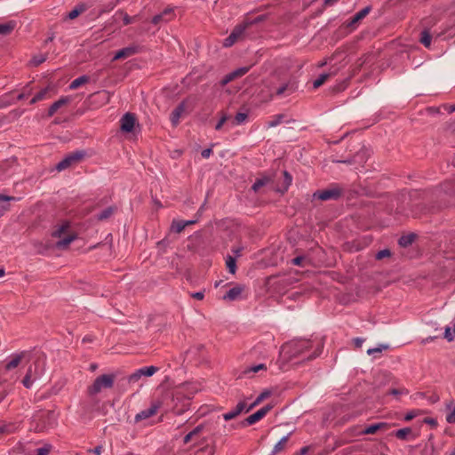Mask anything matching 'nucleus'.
I'll return each mask as SVG.
<instances>
[{
  "instance_id": "obj_1",
  "label": "nucleus",
  "mask_w": 455,
  "mask_h": 455,
  "mask_svg": "<svg viewBox=\"0 0 455 455\" xmlns=\"http://www.w3.org/2000/svg\"><path fill=\"white\" fill-rule=\"evenodd\" d=\"M44 371V360L37 358L28 365L26 375L22 379V384L26 388H30L34 382L40 379Z\"/></svg>"
},
{
  "instance_id": "obj_2",
  "label": "nucleus",
  "mask_w": 455,
  "mask_h": 455,
  "mask_svg": "<svg viewBox=\"0 0 455 455\" xmlns=\"http://www.w3.org/2000/svg\"><path fill=\"white\" fill-rule=\"evenodd\" d=\"M312 344L309 340L299 339L292 340L285 344L282 347V352L288 355L290 357H297L305 354V352L311 347Z\"/></svg>"
},
{
  "instance_id": "obj_3",
  "label": "nucleus",
  "mask_w": 455,
  "mask_h": 455,
  "mask_svg": "<svg viewBox=\"0 0 455 455\" xmlns=\"http://www.w3.org/2000/svg\"><path fill=\"white\" fill-rule=\"evenodd\" d=\"M68 224L65 223L58 227L52 233L54 237L59 238L55 246L58 249H66L76 238L75 234L68 233Z\"/></svg>"
},
{
  "instance_id": "obj_4",
  "label": "nucleus",
  "mask_w": 455,
  "mask_h": 455,
  "mask_svg": "<svg viewBox=\"0 0 455 455\" xmlns=\"http://www.w3.org/2000/svg\"><path fill=\"white\" fill-rule=\"evenodd\" d=\"M114 376L109 374H104L98 377L93 384L89 387L88 393L90 395H95L102 391L104 388H110L114 384Z\"/></svg>"
},
{
  "instance_id": "obj_5",
  "label": "nucleus",
  "mask_w": 455,
  "mask_h": 455,
  "mask_svg": "<svg viewBox=\"0 0 455 455\" xmlns=\"http://www.w3.org/2000/svg\"><path fill=\"white\" fill-rule=\"evenodd\" d=\"M341 190L336 187H331L325 190H318L313 194L314 199H319L322 201L335 200L339 197Z\"/></svg>"
},
{
  "instance_id": "obj_6",
  "label": "nucleus",
  "mask_w": 455,
  "mask_h": 455,
  "mask_svg": "<svg viewBox=\"0 0 455 455\" xmlns=\"http://www.w3.org/2000/svg\"><path fill=\"white\" fill-rule=\"evenodd\" d=\"M247 28V24H239L235 27L231 34L224 40L223 45L230 47L243 37V35Z\"/></svg>"
},
{
  "instance_id": "obj_7",
  "label": "nucleus",
  "mask_w": 455,
  "mask_h": 455,
  "mask_svg": "<svg viewBox=\"0 0 455 455\" xmlns=\"http://www.w3.org/2000/svg\"><path fill=\"white\" fill-rule=\"evenodd\" d=\"M189 112L188 100L182 101L177 108L172 112L170 120L173 126H177L180 124V119Z\"/></svg>"
},
{
  "instance_id": "obj_8",
  "label": "nucleus",
  "mask_w": 455,
  "mask_h": 455,
  "mask_svg": "<svg viewBox=\"0 0 455 455\" xmlns=\"http://www.w3.org/2000/svg\"><path fill=\"white\" fill-rule=\"evenodd\" d=\"M84 156V154L81 152L72 153L67 156L63 160H61L57 165L56 170L61 172L73 164L78 163Z\"/></svg>"
},
{
  "instance_id": "obj_9",
  "label": "nucleus",
  "mask_w": 455,
  "mask_h": 455,
  "mask_svg": "<svg viewBox=\"0 0 455 455\" xmlns=\"http://www.w3.org/2000/svg\"><path fill=\"white\" fill-rule=\"evenodd\" d=\"M271 410L270 405H266L254 412L253 414L247 417L242 423L243 427L253 425L256 422L259 421L261 419H263L267 413Z\"/></svg>"
},
{
  "instance_id": "obj_10",
  "label": "nucleus",
  "mask_w": 455,
  "mask_h": 455,
  "mask_svg": "<svg viewBox=\"0 0 455 455\" xmlns=\"http://www.w3.org/2000/svg\"><path fill=\"white\" fill-rule=\"evenodd\" d=\"M136 117L133 114L126 113L120 120V128L124 132H132L136 124Z\"/></svg>"
},
{
  "instance_id": "obj_11",
  "label": "nucleus",
  "mask_w": 455,
  "mask_h": 455,
  "mask_svg": "<svg viewBox=\"0 0 455 455\" xmlns=\"http://www.w3.org/2000/svg\"><path fill=\"white\" fill-rule=\"evenodd\" d=\"M161 405H162V403L160 401L153 402L148 408L141 411L135 416V420L140 421V420L148 419L151 416H154L157 412V411L161 407Z\"/></svg>"
},
{
  "instance_id": "obj_12",
  "label": "nucleus",
  "mask_w": 455,
  "mask_h": 455,
  "mask_svg": "<svg viewBox=\"0 0 455 455\" xmlns=\"http://www.w3.org/2000/svg\"><path fill=\"white\" fill-rule=\"evenodd\" d=\"M243 291L244 286L241 284H237L235 287L231 288L226 295L223 296L224 300L234 301L243 299Z\"/></svg>"
},
{
  "instance_id": "obj_13",
  "label": "nucleus",
  "mask_w": 455,
  "mask_h": 455,
  "mask_svg": "<svg viewBox=\"0 0 455 455\" xmlns=\"http://www.w3.org/2000/svg\"><path fill=\"white\" fill-rule=\"evenodd\" d=\"M246 403L244 402H240L236 404V406L232 409L230 411L224 413L222 415L225 420H231L240 415L242 412L246 411Z\"/></svg>"
},
{
  "instance_id": "obj_14",
  "label": "nucleus",
  "mask_w": 455,
  "mask_h": 455,
  "mask_svg": "<svg viewBox=\"0 0 455 455\" xmlns=\"http://www.w3.org/2000/svg\"><path fill=\"white\" fill-rule=\"evenodd\" d=\"M389 425L386 422H379L366 427L362 430L361 434L363 435H373L378 431H385L388 429Z\"/></svg>"
},
{
  "instance_id": "obj_15",
  "label": "nucleus",
  "mask_w": 455,
  "mask_h": 455,
  "mask_svg": "<svg viewBox=\"0 0 455 455\" xmlns=\"http://www.w3.org/2000/svg\"><path fill=\"white\" fill-rule=\"evenodd\" d=\"M137 52L136 46H129L117 51L113 58V60L126 59L134 55Z\"/></svg>"
},
{
  "instance_id": "obj_16",
  "label": "nucleus",
  "mask_w": 455,
  "mask_h": 455,
  "mask_svg": "<svg viewBox=\"0 0 455 455\" xmlns=\"http://www.w3.org/2000/svg\"><path fill=\"white\" fill-rule=\"evenodd\" d=\"M111 94L109 92L102 91L92 95L93 103L106 104L110 100Z\"/></svg>"
},
{
  "instance_id": "obj_17",
  "label": "nucleus",
  "mask_w": 455,
  "mask_h": 455,
  "mask_svg": "<svg viewBox=\"0 0 455 455\" xmlns=\"http://www.w3.org/2000/svg\"><path fill=\"white\" fill-rule=\"evenodd\" d=\"M71 101L69 97H62L59 100L55 101L49 108L48 116H53L60 108L66 106Z\"/></svg>"
},
{
  "instance_id": "obj_18",
  "label": "nucleus",
  "mask_w": 455,
  "mask_h": 455,
  "mask_svg": "<svg viewBox=\"0 0 455 455\" xmlns=\"http://www.w3.org/2000/svg\"><path fill=\"white\" fill-rule=\"evenodd\" d=\"M204 426L203 424L196 427L192 431H190L188 435L184 436L183 443L185 444L190 443L192 440H196L199 437L201 433L203 432Z\"/></svg>"
},
{
  "instance_id": "obj_19",
  "label": "nucleus",
  "mask_w": 455,
  "mask_h": 455,
  "mask_svg": "<svg viewBox=\"0 0 455 455\" xmlns=\"http://www.w3.org/2000/svg\"><path fill=\"white\" fill-rule=\"evenodd\" d=\"M16 201L14 196H7L0 195V217L10 210V202Z\"/></svg>"
},
{
  "instance_id": "obj_20",
  "label": "nucleus",
  "mask_w": 455,
  "mask_h": 455,
  "mask_svg": "<svg viewBox=\"0 0 455 455\" xmlns=\"http://www.w3.org/2000/svg\"><path fill=\"white\" fill-rule=\"evenodd\" d=\"M294 90H295L294 84L291 83V81H289L287 83H284L282 86H280L276 90V94L279 96L283 95L285 92H288V94H291V92H294Z\"/></svg>"
},
{
  "instance_id": "obj_21",
  "label": "nucleus",
  "mask_w": 455,
  "mask_h": 455,
  "mask_svg": "<svg viewBox=\"0 0 455 455\" xmlns=\"http://www.w3.org/2000/svg\"><path fill=\"white\" fill-rule=\"evenodd\" d=\"M443 338L448 342H451L455 339V320L452 321V327L446 326L444 328Z\"/></svg>"
},
{
  "instance_id": "obj_22",
  "label": "nucleus",
  "mask_w": 455,
  "mask_h": 455,
  "mask_svg": "<svg viewBox=\"0 0 455 455\" xmlns=\"http://www.w3.org/2000/svg\"><path fill=\"white\" fill-rule=\"evenodd\" d=\"M23 356H24V353L12 355V359L5 366L6 370H12V369L16 368L20 363Z\"/></svg>"
},
{
  "instance_id": "obj_23",
  "label": "nucleus",
  "mask_w": 455,
  "mask_h": 455,
  "mask_svg": "<svg viewBox=\"0 0 455 455\" xmlns=\"http://www.w3.org/2000/svg\"><path fill=\"white\" fill-rule=\"evenodd\" d=\"M370 10H371L370 7H365L363 10H361L360 12H358L353 17V19L349 22V25L353 26V25L356 24L357 22H359L361 20H363L370 12Z\"/></svg>"
},
{
  "instance_id": "obj_24",
  "label": "nucleus",
  "mask_w": 455,
  "mask_h": 455,
  "mask_svg": "<svg viewBox=\"0 0 455 455\" xmlns=\"http://www.w3.org/2000/svg\"><path fill=\"white\" fill-rule=\"evenodd\" d=\"M334 76V73H323L321 74L313 83L315 89L323 85L331 76Z\"/></svg>"
},
{
  "instance_id": "obj_25",
  "label": "nucleus",
  "mask_w": 455,
  "mask_h": 455,
  "mask_svg": "<svg viewBox=\"0 0 455 455\" xmlns=\"http://www.w3.org/2000/svg\"><path fill=\"white\" fill-rule=\"evenodd\" d=\"M158 368L156 366L142 367L140 369V373L145 377H150L158 371Z\"/></svg>"
},
{
  "instance_id": "obj_26",
  "label": "nucleus",
  "mask_w": 455,
  "mask_h": 455,
  "mask_svg": "<svg viewBox=\"0 0 455 455\" xmlns=\"http://www.w3.org/2000/svg\"><path fill=\"white\" fill-rule=\"evenodd\" d=\"M187 227L185 220H173L172 224V230L176 233H180Z\"/></svg>"
},
{
  "instance_id": "obj_27",
  "label": "nucleus",
  "mask_w": 455,
  "mask_h": 455,
  "mask_svg": "<svg viewBox=\"0 0 455 455\" xmlns=\"http://www.w3.org/2000/svg\"><path fill=\"white\" fill-rule=\"evenodd\" d=\"M48 92H49V87H46V88L43 89L42 91H40L38 93H36L32 98V100H30V103L31 104H35L37 101H40V100H43L46 99V95H47Z\"/></svg>"
},
{
  "instance_id": "obj_28",
  "label": "nucleus",
  "mask_w": 455,
  "mask_h": 455,
  "mask_svg": "<svg viewBox=\"0 0 455 455\" xmlns=\"http://www.w3.org/2000/svg\"><path fill=\"white\" fill-rule=\"evenodd\" d=\"M85 6L84 4L77 5L75 9H73L68 14V18L70 20L76 19L78 15L85 11Z\"/></svg>"
},
{
  "instance_id": "obj_29",
  "label": "nucleus",
  "mask_w": 455,
  "mask_h": 455,
  "mask_svg": "<svg viewBox=\"0 0 455 455\" xmlns=\"http://www.w3.org/2000/svg\"><path fill=\"white\" fill-rule=\"evenodd\" d=\"M411 429L410 427H404L395 432V435L401 440H406L408 435H411Z\"/></svg>"
},
{
  "instance_id": "obj_30",
  "label": "nucleus",
  "mask_w": 455,
  "mask_h": 455,
  "mask_svg": "<svg viewBox=\"0 0 455 455\" xmlns=\"http://www.w3.org/2000/svg\"><path fill=\"white\" fill-rule=\"evenodd\" d=\"M288 438H289V435H286V436H283V438H282V439H281V440H280V441H279V442L275 445V447H274V449H273V451H272V452H273L274 454H276V453H278V452L282 451L283 450V448H284V446H285V444H286L287 441H288Z\"/></svg>"
},
{
  "instance_id": "obj_31",
  "label": "nucleus",
  "mask_w": 455,
  "mask_h": 455,
  "mask_svg": "<svg viewBox=\"0 0 455 455\" xmlns=\"http://www.w3.org/2000/svg\"><path fill=\"white\" fill-rule=\"evenodd\" d=\"M270 395V392L268 391H265V392H262L258 397L257 399L247 408L246 411H249L250 410H251L253 407H255L256 405H258L259 403H261L264 399H266L267 397H268Z\"/></svg>"
},
{
  "instance_id": "obj_32",
  "label": "nucleus",
  "mask_w": 455,
  "mask_h": 455,
  "mask_svg": "<svg viewBox=\"0 0 455 455\" xmlns=\"http://www.w3.org/2000/svg\"><path fill=\"white\" fill-rule=\"evenodd\" d=\"M283 119V115L280 114V115L274 116L267 122V126L269 127V128L275 127V126L279 125L282 123Z\"/></svg>"
},
{
  "instance_id": "obj_33",
  "label": "nucleus",
  "mask_w": 455,
  "mask_h": 455,
  "mask_svg": "<svg viewBox=\"0 0 455 455\" xmlns=\"http://www.w3.org/2000/svg\"><path fill=\"white\" fill-rule=\"evenodd\" d=\"M88 81V77L85 76H80L70 84L69 87L70 89L74 90L81 86L82 84H85Z\"/></svg>"
},
{
  "instance_id": "obj_34",
  "label": "nucleus",
  "mask_w": 455,
  "mask_h": 455,
  "mask_svg": "<svg viewBox=\"0 0 455 455\" xmlns=\"http://www.w3.org/2000/svg\"><path fill=\"white\" fill-rule=\"evenodd\" d=\"M419 40H420V43L423 45H425L426 47L428 48L430 46V44H431V36H430V34L428 33L427 30L422 31Z\"/></svg>"
},
{
  "instance_id": "obj_35",
  "label": "nucleus",
  "mask_w": 455,
  "mask_h": 455,
  "mask_svg": "<svg viewBox=\"0 0 455 455\" xmlns=\"http://www.w3.org/2000/svg\"><path fill=\"white\" fill-rule=\"evenodd\" d=\"M171 10H165L163 13L161 14H158V15H156L153 19H152V22L154 24H158L160 21L162 20H164V21H167L170 20L169 19H165V16L167 15H171Z\"/></svg>"
},
{
  "instance_id": "obj_36",
  "label": "nucleus",
  "mask_w": 455,
  "mask_h": 455,
  "mask_svg": "<svg viewBox=\"0 0 455 455\" xmlns=\"http://www.w3.org/2000/svg\"><path fill=\"white\" fill-rule=\"evenodd\" d=\"M267 367L264 363H259L258 365H255V366H251V367H248L244 371H243V374L244 375H247V374H250V373H256L259 371H262V370H266Z\"/></svg>"
},
{
  "instance_id": "obj_37",
  "label": "nucleus",
  "mask_w": 455,
  "mask_h": 455,
  "mask_svg": "<svg viewBox=\"0 0 455 455\" xmlns=\"http://www.w3.org/2000/svg\"><path fill=\"white\" fill-rule=\"evenodd\" d=\"M226 265H227V267H228V271L231 274H235V273L236 266H235V258H233L231 256H228L227 259H226Z\"/></svg>"
},
{
  "instance_id": "obj_38",
  "label": "nucleus",
  "mask_w": 455,
  "mask_h": 455,
  "mask_svg": "<svg viewBox=\"0 0 455 455\" xmlns=\"http://www.w3.org/2000/svg\"><path fill=\"white\" fill-rule=\"evenodd\" d=\"M113 207H108L107 209L103 210L98 216V220H103L108 219L114 212Z\"/></svg>"
},
{
  "instance_id": "obj_39",
  "label": "nucleus",
  "mask_w": 455,
  "mask_h": 455,
  "mask_svg": "<svg viewBox=\"0 0 455 455\" xmlns=\"http://www.w3.org/2000/svg\"><path fill=\"white\" fill-rule=\"evenodd\" d=\"M293 265L305 267L309 263V259L305 256H298L291 260Z\"/></svg>"
},
{
  "instance_id": "obj_40",
  "label": "nucleus",
  "mask_w": 455,
  "mask_h": 455,
  "mask_svg": "<svg viewBox=\"0 0 455 455\" xmlns=\"http://www.w3.org/2000/svg\"><path fill=\"white\" fill-rule=\"evenodd\" d=\"M413 239H414V235L402 236L399 239V244L401 246L406 247L413 242Z\"/></svg>"
},
{
  "instance_id": "obj_41",
  "label": "nucleus",
  "mask_w": 455,
  "mask_h": 455,
  "mask_svg": "<svg viewBox=\"0 0 455 455\" xmlns=\"http://www.w3.org/2000/svg\"><path fill=\"white\" fill-rule=\"evenodd\" d=\"M13 430L14 426L11 423L0 424V435L12 433Z\"/></svg>"
},
{
  "instance_id": "obj_42",
  "label": "nucleus",
  "mask_w": 455,
  "mask_h": 455,
  "mask_svg": "<svg viewBox=\"0 0 455 455\" xmlns=\"http://www.w3.org/2000/svg\"><path fill=\"white\" fill-rule=\"evenodd\" d=\"M249 69H250L249 67H243V68H239L234 70L233 72H231V74H232L234 79H236L238 77L244 76L249 71Z\"/></svg>"
},
{
  "instance_id": "obj_43",
  "label": "nucleus",
  "mask_w": 455,
  "mask_h": 455,
  "mask_svg": "<svg viewBox=\"0 0 455 455\" xmlns=\"http://www.w3.org/2000/svg\"><path fill=\"white\" fill-rule=\"evenodd\" d=\"M268 180H269L267 178H263L256 180L255 183L252 185V189L255 192L259 191V189L265 186L268 182Z\"/></svg>"
},
{
  "instance_id": "obj_44",
  "label": "nucleus",
  "mask_w": 455,
  "mask_h": 455,
  "mask_svg": "<svg viewBox=\"0 0 455 455\" xmlns=\"http://www.w3.org/2000/svg\"><path fill=\"white\" fill-rule=\"evenodd\" d=\"M45 60H46V55L45 54L36 55L31 60V63L34 66H38V65L42 64L44 61H45Z\"/></svg>"
},
{
  "instance_id": "obj_45",
  "label": "nucleus",
  "mask_w": 455,
  "mask_h": 455,
  "mask_svg": "<svg viewBox=\"0 0 455 455\" xmlns=\"http://www.w3.org/2000/svg\"><path fill=\"white\" fill-rule=\"evenodd\" d=\"M388 348V345H379V347H373V348H369L367 350V354L369 355H373L375 353H381L383 350H386Z\"/></svg>"
},
{
  "instance_id": "obj_46",
  "label": "nucleus",
  "mask_w": 455,
  "mask_h": 455,
  "mask_svg": "<svg viewBox=\"0 0 455 455\" xmlns=\"http://www.w3.org/2000/svg\"><path fill=\"white\" fill-rule=\"evenodd\" d=\"M247 118V115L245 113H238L233 121L234 125L241 124Z\"/></svg>"
},
{
  "instance_id": "obj_47",
  "label": "nucleus",
  "mask_w": 455,
  "mask_h": 455,
  "mask_svg": "<svg viewBox=\"0 0 455 455\" xmlns=\"http://www.w3.org/2000/svg\"><path fill=\"white\" fill-rule=\"evenodd\" d=\"M283 177H284V180H283V188L282 191L287 190L288 187L291 185V180H292L291 176L287 172H283Z\"/></svg>"
},
{
  "instance_id": "obj_48",
  "label": "nucleus",
  "mask_w": 455,
  "mask_h": 455,
  "mask_svg": "<svg viewBox=\"0 0 455 455\" xmlns=\"http://www.w3.org/2000/svg\"><path fill=\"white\" fill-rule=\"evenodd\" d=\"M13 29L11 24H0V35H7Z\"/></svg>"
},
{
  "instance_id": "obj_49",
  "label": "nucleus",
  "mask_w": 455,
  "mask_h": 455,
  "mask_svg": "<svg viewBox=\"0 0 455 455\" xmlns=\"http://www.w3.org/2000/svg\"><path fill=\"white\" fill-rule=\"evenodd\" d=\"M142 375L140 373V369L137 370L134 373L129 376L128 380L130 383H135L137 382Z\"/></svg>"
},
{
  "instance_id": "obj_50",
  "label": "nucleus",
  "mask_w": 455,
  "mask_h": 455,
  "mask_svg": "<svg viewBox=\"0 0 455 455\" xmlns=\"http://www.w3.org/2000/svg\"><path fill=\"white\" fill-rule=\"evenodd\" d=\"M446 420L450 424L455 423V405L451 408V411L447 414Z\"/></svg>"
},
{
  "instance_id": "obj_51",
  "label": "nucleus",
  "mask_w": 455,
  "mask_h": 455,
  "mask_svg": "<svg viewBox=\"0 0 455 455\" xmlns=\"http://www.w3.org/2000/svg\"><path fill=\"white\" fill-rule=\"evenodd\" d=\"M388 256H390V251H389V250H387V249H385V250L379 251L377 253L376 258H377L378 259H383V258H385V257H388Z\"/></svg>"
},
{
  "instance_id": "obj_52",
  "label": "nucleus",
  "mask_w": 455,
  "mask_h": 455,
  "mask_svg": "<svg viewBox=\"0 0 455 455\" xmlns=\"http://www.w3.org/2000/svg\"><path fill=\"white\" fill-rule=\"evenodd\" d=\"M235 80L232 74L229 73L228 74L227 76H224V78L222 79L221 81V84L222 85H226L227 84H228L229 82Z\"/></svg>"
},
{
  "instance_id": "obj_53",
  "label": "nucleus",
  "mask_w": 455,
  "mask_h": 455,
  "mask_svg": "<svg viewBox=\"0 0 455 455\" xmlns=\"http://www.w3.org/2000/svg\"><path fill=\"white\" fill-rule=\"evenodd\" d=\"M408 391L406 389H396V388H394L392 390H390L389 394L393 395H403V394H407Z\"/></svg>"
},
{
  "instance_id": "obj_54",
  "label": "nucleus",
  "mask_w": 455,
  "mask_h": 455,
  "mask_svg": "<svg viewBox=\"0 0 455 455\" xmlns=\"http://www.w3.org/2000/svg\"><path fill=\"white\" fill-rule=\"evenodd\" d=\"M228 116H223L220 120L219 121V123L216 124L215 126V129L216 130H220L221 127L223 126V124L226 123V121L228 120Z\"/></svg>"
},
{
  "instance_id": "obj_55",
  "label": "nucleus",
  "mask_w": 455,
  "mask_h": 455,
  "mask_svg": "<svg viewBox=\"0 0 455 455\" xmlns=\"http://www.w3.org/2000/svg\"><path fill=\"white\" fill-rule=\"evenodd\" d=\"M134 19H135V17H130L129 15L124 14V15L123 16V21H124V25H128V24H130V23L133 22Z\"/></svg>"
},
{
  "instance_id": "obj_56",
  "label": "nucleus",
  "mask_w": 455,
  "mask_h": 455,
  "mask_svg": "<svg viewBox=\"0 0 455 455\" xmlns=\"http://www.w3.org/2000/svg\"><path fill=\"white\" fill-rule=\"evenodd\" d=\"M191 296L196 299L202 300L204 298V293L203 291H197L191 293Z\"/></svg>"
},
{
  "instance_id": "obj_57",
  "label": "nucleus",
  "mask_w": 455,
  "mask_h": 455,
  "mask_svg": "<svg viewBox=\"0 0 455 455\" xmlns=\"http://www.w3.org/2000/svg\"><path fill=\"white\" fill-rule=\"evenodd\" d=\"M102 450H103L102 446L99 445V446L95 447L93 450H89V451L94 453L95 455H100L102 452Z\"/></svg>"
},
{
  "instance_id": "obj_58",
  "label": "nucleus",
  "mask_w": 455,
  "mask_h": 455,
  "mask_svg": "<svg viewBox=\"0 0 455 455\" xmlns=\"http://www.w3.org/2000/svg\"><path fill=\"white\" fill-rule=\"evenodd\" d=\"M212 148H206L202 151L201 155L204 158H208L212 155Z\"/></svg>"
},
{
  "instance_id": "obj_59",
  "label": "nucleus",
  "mask_w": 455,
  "mask_h": 455,
  "mask_svg": "<svg viewBox=\"0 0 455 455\" xmlns=\"http://www.w3.org/2000/svg\"><path fill=\"white\" fill-rule=\"evenodd\" d=\"M321 353V348H320V346L318 345L317 348L314 351V353L310 355L307 356L308 359H313L315 357H316L317 355H319Z\"/></svg>"
},
{
  "instance_id": "obj_60",
  "label": "nucleus",
  "mask_w": 455,
  "mask_h": 455,
  "mask_svg": "<svg viewBox=\"0 0 455 455\" xmlns=\"http://www.w3.org/2000/svg\"><path fill=\"white\" fill-rule=\"evenodd\" d=\"M364 339H362V338H355L354 339V343L355 345L357 347H360L362 346V344L363 343Z\"/></svg>"
},
{
  "instance_id": "obj_61",
  "label": "nucleus",
  "mask_w": 455,
  "mask_h": 455,
  "mask_svg": "<svg viewBox=\"0 0 455 455\" xmlns=\"http://www.w3.org/2000/svg\"><path fill=\"white\" fill-rule=\"evenodd\" d=\"M415 416H416V413L414 411H411L405 415L404 419L409 421V420H411Z\"/></svg>"
},
{
  "instance_id": "obj_62",
  "label": "nucleus",
  "mask_w": 455,
  "mask_h": 455,
  "mask_svg": "<svg viewBox=\"0 0 455 455\" xmlns=\"http://www.w3.org/2000/svg\"><path fill=\"white\" fill-rule=\"evenodd\" d=\"M339 0H324V4L326 6H331L336 4Z\"/></svg>"
},
{
  "instance_id": "obj_63",
  "label": "nucleus",
  "mask_w": 455,
  "mask_h": 455,
  "mask_svg": "<svg viewBox=\"0 0 455 455\" xmlns=\"http://www.w3.org/2000/svg\"><path fill=\"white\" fill-rule=\"evenodd\" d=\"M435 339V337H427V338L424 339L421 343L427 344V342H430V341L434 340Z\"/></svg>"
},
{
  "instance_id": "obj_64",
  "label": "nucleus",
  "mask_w": 455,
  "mask_h": 455,
  "mask_svg": "<svg viewBox=\"0 0 455 455\" xmlns=\"http://www.w3.org/2000/svg\"><path fill=\"white\" fill-rule=\"evenodd\" d=\"M48 453V451L47 450H44V449H39L38 450V452H37V455H47Z\"/></svg>"
}]
</instances>
